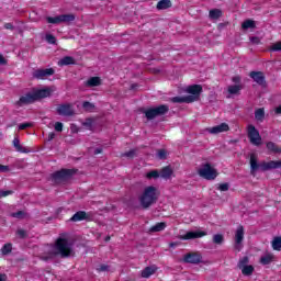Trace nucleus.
Here are the masks:
<instances>
[{"label": "nucleus", "mask_w": 281, "mask_h": 281, "mask_svg": "<svg viewBox=\"0 0 281 281\" xmlns=\"http://www.w3.org/2000/svg\"><path fill=\"white\" fill-rule=\"evenodd\" d=\"M74 245L69 243V239L65 238V235L59 236L50 249L41 256V260L47 262V260H54V258H71L74 256Z\"/></svg>", "instance_id": "obj_1"}, {"label": "nucleus", "mask_w": 281, "mask_h": 281, "mask_svg": "<svg viewBox=\"0 0 281 281\" xmlns=\"http://www.w3.org/2000/svg\"><path fill=\"white\" fill-rule=\"evenodd\" d=\"M279 168H281L280 160L262 161L258 164V156H256V154H250V175H256L258 170L267 172L269 170H278Z\"/></svg>", "instance_id": "obj_2"}, {"label": "nucleus", "mask_w": 281, "mask_h": 281, "mask_svg": "<svg viewBox=\"0 0 281 281\" xmlns=\"http://www.w3.org/2000/svg\"><path fill=\"white\" fill-rule=\"evenodd\" d=\"M139 204L143 210H148L159 201V190L156 187H146L138 198Z\"/></svg>", "instance_id": "obj_3"}, {"label": "nucleus", "mask_w": 281, "mask_h": 281, "mask_svg": "<svg viewBox=\"0 0 281 281\" xmlns=\"http://www.w3.org/2000/svg\"><path fill=\"white\" fill-rule=\"evenodd\" d=\"M170 111V108L166 104L158 105L156 108H149L144 111L145 117L147 120H155V117H159L161 115H166Z\"/></svg>", "instance_id": "obj_4"}, {"label": "nucleus", "mask_w": 281, "mask_h": 281, "mask_svg": "<svg viewBox=\"0 0 281 281\" xmlns=\"http://www.w3.org/2000/svg\"><path fill=\"white\" fill-rule=\"evenodd\" d=\"M198 175L202 177V179H206L207 181H214L216 177H218V172L216 169L212 168L210 162L202 165V168L198 170Z\"/></svg>", "instance_id": "obj_5"}, {"label": "nucleus", "mask_w": 281, "mask_h": 281, "mask_svg": "<svg viewBox=\"0 0 281 281\" xmlns=\"http://www.w3.org/2000/svg\"><path fill=\"white\" fill-rule=\"evenodd\" d=\"M248 138L252 146L262 145V136H260V132L254 125H248Z\"/></svg>", "instance_id": "obj_6"}, {"label": "nucleus", "mask_w": 281, "mask_h": 281, "mask_svg": "<svg viewBox=\"0 0 281 281\" xmlns=\"http://www.w3.org/2000/svg\"><path fill=\"white\" fill-rule=\"evenodd\" d=\"M77 171L76 169H61L59 171H56L52 175V178L54 181H67L68 179H71L72 175H75Z\"/></svg>", "instance_id": "obj_7"}, {"label": "nucleus", "mask_w": 281, "mask_h": 281, "mask_svg": "<svg viewBox=\"0 0 281 281\" xmlns=\"http://www.w3.org/2000/svg\"><path fill=\"white\" fill-rule=\"evenodd\" d=\"M183 262L187 265H205L201 252H189L183 256Z\"/></svg>", "instance_id": "obj_8"}, {"label": "nucleus", "mask_w": 281, "mask_h": 281, "mask_svg": "<svg viewBox=\"0 0 281 281\" xmlns=\"http://www.w3.org/2000/svg\"><path fill=\"white\" fill-rule=\"evenodd\" d=\"M54 74H56L54 68H46L34 70L32 76L35 78V80H45V78H49V76H54Z\"/></svg>", "instance_id": "obj_9"}, {"label": "nucleus", "mask_w": 281, "mask_h": 281, "mask_svg": "<svg viewBox=\"0 0 281 281\" xmlns=\"http://www.w3.org/2000/svg\"><path fill=\"white\" fill-rule=\"evenodd\" d=\"M243 240H245V228L240 225L237 227L235 233V249L236 251H240L243 249Z\"/></svg>", "instance_id": "obj_10"}, {"label": "nucleus", "mask_w": 281, "mask_h": 281, "mask_svg": "<svg viewBox=\"0 0 281 281\" xmlns=\"http://www.w3.org/2000/svg\"><path fill=\"white\" fill-rule=\"evenodd\" d=\"M57 113L58 115H64V117H71L76 114V112H74V106L69 103L58 105Z\"/></svg>", "instance_id": "obj_11"}, {"label": "nucleus", "mask_w": 281, "mask_h": 281, "mask_svg": "<svg viewBox=\"0 0 281 281\" xmlns=\"http://www.w3.org/2000/svg\"><path fill=\"white\" fill-rule=\"evenodd\" d=\"M207 236L205 231L188 232L186 235L180 236V240H194V238H203Z\"/></svg>", "instance_id": "obj_12"}, {"label": "nucleus", "mask_w": 281, "mask_h": 281, "mask_svg": "<svg viewBox=\"0 0 281 281\" xmlns=\"http://www.w3.org/2000/svg\"><path fill=\"white\" fill-rule=\"evenodd\" d=\"M80 221H91V214L85 211H78L69 220L70 223H78Z\"/></svg>", "instance_id": "obj_13"}, {"label": "nucleus", "mask_w": 281, "mask_h": 281, "mask_svg": "<svg viewBox=\"0 0 281 281\" xmlns=\"http://www.w3.org/2000/svg\"><path fill=\"white\" fill-rule=\"evenodd\" d=\"M206 131L211 135H218L220 133H227V131H229V125L227 123H222L213 127H207Z\"/></svg>", "instance_id": "obj_14"}, {"label": "nucleus", "mask_w": 281, "mask_h": 281, "mask_svg": "<svg viewBox=\"0 0 281 281\" xmlns=\"http://www.w3.org/2000/svg\"><path fill=\"white\" fill-rule=\"evenodd\" d=\"M34 102H36V100L34 99L33 92H27L16 101V104L18 106H25L27 104H34Z\"/></svg>", "instance_id": "obj_15"}, {"label": "nucleus", "mask_w": 281, "mask_h": 281, "mask_svg": "<svg viewBox=\"0 0 281 281\" xmlns=\"http://www.w3.org/2000/svg\"><path fill=\"white\" fill-rule=\"evenodd\" d=\"M249 77L252 78L260 87H265V85H267L265 72L262 71H250Z\"/></svg>", "instance_id": "obj_16"}, {"label": "nucleus", "mask_w": 281, "mask_h": 281, "mask_svg": "<svg viewBox=\"0 0 281 281\" xmlns=\"http://www.w3.org/2000/svg\"><path fill=\"white\" fill-rule=\"evenodd\" d=\"M49 95H52V89L49 88L33 91V98L35 99V102L45 98H49Z\"/></svg>", "instance_id": "obj_17"}, {"label": "nucleus", "mask_w": 281, "mask_h": 281, "mask_svg": "<svg viewBox=\"0 0 281 281\" xmlns=\"http://www.w3.org/2000/svg\"><path fill=\"white\" fill-rule=\"evenodd\" d=\"M202 92H203V87H201V85L189 86L187 89V93H190L191 95H195L198 99L200 98Z\"/></svg>", "instance_id": "obj_18"}, {"label": "nucleus", "mask_w": 281, "mask_h": 281, "mask_svg": "<svg viewBox=\"0 0 281 281\" xmlns=\"http://www.w3.org/2000/svg\"><path fill=\"white\" fill-rule=\"evenodd\" d=\"M273 260H276V256H273L272 254H267L261 256L259 262L260 265L267 266V265H271Z\"/></svg>", "instance_id": "obj_19"}, {"label": "nucleus", "mask_w": 281, "mask_h": 281, "mask_svg": "<svg viewBox=\"0 0 281 281\" xmlns=\"http://www.w3.org/2000/svg\"><path fill=\"white\" fill-rule=\"evenodd\" d=\"M156 271H157V267H155V266L146 267V268L142 271L140 276H142V278H149V277H151L153 274H155Z\"/></svg>", "instance_id": "obj_20"}, {"label": "nucleus", "mask_w": 281, "mask_h": 281, "mask_svg": "<svg viewBox=\"0 0 281 281\" xmlns=\"http://www.w3.org/2000/svg\"><path fill=\"white\" fill-rule=\"evenodd\" d=\"M59 67H65L67 65H76V59L71 56H65L58 61Z\"/></svg>", "instance_id": "obj_21"}, {"label": "nucleus", "mask_w": 281, "mask_h": 281, "mask_svg": "<svg viewBox=\"0 0 281 281\" xmlns=\"http://www.w3.org/2000/svg\"><path fill=\"white\" fill-rule=\"evenodd\" d=\"M172 168L170 166L164 167L160 170V177L161 179H170L172 177Z\"/></svg>", "instance_id": "obj_22"}, {"label": "nucleus", "mask_w": 281, "mask_h": 281, "mask_svg": "<svg viewBox=\"0 0 281 281\" xmlns=\"http://www.w3.org/2000/svg\"><path fill=\"white\" fill-rule=\"evenodd\" d=\"M100 85H102L100 77H91L86 81V87H100Z\"/></svg>", "instance_id": "obj_23"}, {"label": "nucleus", "mask_w": 281, "mask_h": 281, "mask_svg": "<svg viewBox=\"0 0 281 281\" xmlns=\"http://www.w3.org/2000/svg\"><path fill=\"white\" fill-rule=\"evenodd\" d=\"M157 10H168V8H172V1L170 0H160L157 5Z\"/></svg>", "instance_id": "obj_24"}, {"label": "nucleus", "mask_w": 281, "mask_h": 281, "mask_svg": "<svg viewBox=\"0 0 281 281\" xmlns=\"http://www.w3.org/2000/svg\"><path fill=\"white\" fill-rule=\"evenodd\" d=\"M13 146L18 153H30V150L21 145V140L19 139V137H15L13 139Z\"/></svg>", "instance_id": "obj_25"}, {"label": "nucleus", "mask_w": 281, "mask_h": 281, "mask_svg": "<svg viewBox=\"0 0 281 281\" xmlns=\"http://www.w3.org/2000/svg\"><path fill=\"white\" fill-rule=\"evenodd\" d=\"M209 16L210 19H212L213 21H216L218 19H221V16H223V11H221V9H212L209 12Z\"/></svg>", "instance_id": "obj_26"}, {"label": "nucleus", "mask_w": 281, "mask_h": 281, "mask_svg": "<svg viewBox=\"0 0 281 281\" xmlns=\"http://www.w3.org/2000/svg\"><path fill=\"white\" fill-rule=\"evenodd\" d=\"M241 27L244 30H256V21L248 19L241 23Z\"/></svg>", "instance_id": "obj_27"}, {"label": "nucleus", "mask_w": 281, "mask_h": 281, "mask_svg": "<svg viewBox=\"0 0 281 281\" xmlns=\"http://www.w3.org/2000/svg\"><path fill=\"white\" fill-rule=\"evenodd\" d=\"M257 122H265V108H259L255 111Z\"/></svg>", "instance_id": "obj_28"}, {"label": "nucleus", "mask_w": 281, "mask_h": 281, "mask_svg": "<svg viewBox=\"0 0 281 281\" xmlns=\"http://www.w3.org/2000/svg\"><path fill=\"white\" fill-rule=\"evenodd\" d=\"M61 23H71L72 21H76V15L69 13V14H61L59 15Z\"/></svg>", "instance_id": "obj_29"}, {"label": "nucleus", "mask_w": 281, "mask_h": 281, "mask_svg": "<svg viewBox=\"0 0 281 281\" xmlns=\"http://www.w3.org/2000/svg\"><path fill=\"white\" fill-rule=\"evenodd\" d=\"M166 229V222H160L157 223L156 225L151 226L149 228V232L155 233V232H164Z\"/></svg>", "instance_id": "obj_30"}, {"label": "nucleus", "mask_w": 281, "mask_h": 281, "mask_svg": "<svg viewBox=\"0 0 281 281\" xmlns=\"http://www.w3.org/2000/svg\"><path fill=\"white\" fill-rule=\"evenodd\" d=\"M266 146L268 150H270V153H274V154L281 153V148L273 142H268Z\"/></svg>", "instance_id": "obj_31"}, {"label": "nucleus", "mask_w": 281, "mask_h": 281, "mask_svg": "<svg viewBox=\"0 0 281 281\" xmlns=\"http://www.w3.org/2000/svg\"><path fill=\"white\" fill-rule=\"evenodd\" d=\"M82 109L85 111H87L88 113H93V111L95 110V104L89 102V101H85L82 103Z\"/></svg>", "instance_id": "obj_32"}, {"label": "nucleus", "mask_w": 281, "mask_h": 281, "mask_svg": "<svg viewBox=\"0 0 281 281\" xmlns=\"http://www.w3.org/2000/svg\"><path fill=\"white\" fill-rule=\"evenodd\" d=\"M272 249H274V251H281V237H274L273 238Z\"/></svg>", "instance_id": "obj_33"}, {"label": "nucleus", "mask_w": 281, "mask_h": 281, "mask_svg": "<svg viewBox=\"0 0 281 281\" xmlns=\"http://www.w3.org/2000/svg\"><path fill=\"white\" fill-rule=\"evenodd\" d=\"M240 89H243V87L241 86H229L228 87V93L231 94V95H237V93H240Z\"/></svg>", "instance_id": "obj_34"}, {"label": "nucleus", "mask_w": 281, "mask_h": 281, "mask_svg": "<svg viewBox=\"0 0 281 281\" xmlns=\"http://www.w3.org/2000/svg\"><path fill=\"white\" fill-rule=\"evenodd\" d=\"M1 254L2 256H8V254H12V244L10 243L4 244L3 247L1 248Z\"/></svg>", "instance_id": "obj_35"}, {"label": "nucleus", "mask_w": 281, "mask_h": 281, "mask_svg": "<svg viewBox=\"0 0 281 281\" xmlns=\"http://www.w3.org/2000/svg\"><path fill=\"white\" fill-rule=\"evenodd\" d=\"M213 243L214 245H223V243H225V237H223L221 234H215L213 236Z\"/></svg>", "instance_id": "obj_36"}, {"label": "nucleus", "mask_w": 281, "mask_h": 281, "mask_svg": "<svg viewBox=\"0 0 281 281\" xmlns=\"http://www.w3.org/2000/svg\"><path fill=\"white\" fill-rule=\"evenodd\" d=\"M241 269L243 276H251L254 273V266H244Z\"/></svg>", "instance_id": "obj_37"}, {"label": "nucleus", "mask_w": 281, "mask_h": 281, "mask_svg": "<svg viewBox=\"0 0 281 281\" xmlns=\"http://www.w3.org/2000/svg\"><path fill=\"white\" fill-rule=\"evenodd\" d=\"M12 218H19V220H23L25 218V216H27V213L23 212V211H18L15 213H11Z\"/></svg>", "instance_id": "obj_38"}, {"label": "nucleus", "mask_w": 281, "mask_h": 281, "mask_svg": "<svg viewBox=\"0 0 281 281\" xmlns=\"http://www.w3.org/2000/svg\"><path fill=\"white\" fill-rule=\"evenodd\" d=\"M249 265V257H244L239 260L237 267L238 269H243L244 267H247Z\"/></svg>", "instance_id": "obj_39"}, {"label": "nucleus", "mask_w": 281, "mask_h": 281, "mask_svg": "<svg viewBox=\"0 0 281 281\" xmlns=\"http://www.w3.org/2000/svg\"><path fill=\"white\" fill-rule=\"evenodd\" d=\"M196 100H199V98L194 94L184 97V103H187V104H190L192 102H196Z\"/></svg>", "instance_id": "obj_40"}, {"label": "nucleus", "mask_w": 281, "mask_h": 281, "mask_svg": "<svg viewBox=\"0 0 281 281\" xmlns=\"http://www.w3.org/2000/svg\"><path fill=\"white\" fill-rule=\"evenodd\" d=\"M47 23H53L54 25H58L60 22V15H57L55 18L48 16L47 18Z\"/></svg>", "instance_id": "obj_41"}, {"label": "nucleus", "mask_w": 281, "mask_h": 281, "mask_svg": "<svg viewBox=\"0 0 281 281\" xmlns=\"http://www.w3.org/2000/svg\"><path fill=\"white\" fill-rule=\"evenodd\" d=\"M159 171L151 170L147 173V179H159Z\"/></svg>", "instance_id": "obj_42"}, {"label": "nucleus", "mask_w": 281, "mask_h": 281, "mask_svg": "<svg viewBox=\"0 0 281 281\" xmlns=\"http://www.w3.org/2000/svg\"><path fill=\"white\" fill-rule=\"evenodd\" d=\"M46 42L49 43V45H56V36L53 34H46Z\"/></svg>", "instance_id": "obj_43"}, {"label": "nucleus", "mask_w": 281, "mask_h": 281, "mask_svg": "<svg viewBox=\"0 0 281 281\" xmlns=\"http://www.w3.org/2000/svg\"><path fill=\"white\" fill-rule=\"evenodd\" d=\"M82 126L88 128V131H91L93 127V120L92 119H87L86 122L82 123Z\"/></svg>", "instance_id": "obj_44"}, {"label": "nucleus", "mask_w": 281, "mask_h": 281, "mask_svg": "<svg viewBox=\"0 0 281 281\" xmlns=\"http://www.w3.org/2000/svg\"><path fill=\"white\" fill-rule=\"evenodd\" d=\"M121 157H127L128 159H133V157H135V149H131L130 151L121 154Z\"/></svg>", "instance_id": "obj_45"}, {"label": "nucleus", "mask_w": 281, "mask_h": 281, "mask_svg": "<svg viewBox=\"0 0 281 281\" xmlns=\"http://www.w3.org/2000/svg\"><path fill=\"white\" fill-rule=\"evenodd\" d=\"M217 190H220L221 192H227V190H229V183L225 182L220 184Z\"/></svg>", "instance_id": "obj_46"}, {"label": "nucleus", "mask_w": 281, "mask_h": 281, "mask_svg": "<svg viewBox=\"0 0 281 281\" xmlns=\"http://www.w3.org/2000/svg\"><path fill=\"white\" fill-rule=\"evenodd\" d=\"M171 102L176 103V104H183L184 102V97H173L171 99Z\"/></svg>", "instance_id": "obj_47"}, {"label": "nucleus", "mask_w": 281, "mask_h": 281, "mask_svg": "<svg viewBox=\"0 0 281 281\" xmlns=\"http://www.w3.org/2000/svg\"><path fill=\"white\" fill-rule=\"evenodd\" d=\"M271 52H281V42H277L271 46Z\"/></svg>", "instance_id": "obj_48"}, {"label": "nucleus", "mask_w": 281, "mask_h": 281, "mask_svg": "<svg viewBox=\"0 0 281 281\" xmlns=\"http://www.w3.org/2000/svg\"><path fill=\"white\" fill-rule=\"evenodd\" d=\"M32 123H22L19 125L20 131H25V128H31Z\"/></svg>", "instance_id": "obj_49"}, {"label": "nucleus", "mask_w": 281, "mask_h": 281, "mask_svg": "<svg viewBox=\"0 0 281 281\" xmlns=\"http://www.w3.org/2000/svg\"><path fill=\"white\" fill-rule=\"evenodd\" d=\"M55 131H57V133H63V123L61 122L55 123Z\"/></svg>", "instance_id": "obj_50"}, {"label": "nucleus", "mask_w": 281, "mask_h": 281, "mask_svg": "<svg viewBox=\"0 0 281 281\" xmlns=\"http://www.w3.org/2000/svg\"><path fill=\"white\" fill-rule=\"evenodd\" d=\"M10 194H14V191L12 190H7V191H0V196H10Z\"/></svg>", "instance_id": "obj_51"}, {"label": "nucleus", "mask_w": 281, "mask_h": 281, "mask_svg": "<svg viewBox=\"0 0 281 281\" xmlns=\"http://www.w3.org/2000/svg\"><path fill=\"white\" fill-rule=\"evenodd\" d=\"M250 43H252V45H260V37L258 36L250 37Z\"/></svg>", "instance_id": "obj_52"}, {"label": "nucleus", "mask_w": 281, "mask_h": 281, "mask_svg": "<svg viewBox=\"0 0 281 281\" xmlns=\"http://www.w3.org/2000/svg\"><path fill=\"white\" fill-rule=\"evenodd\" d=\"M16 234L21 238H26L27 237V233L25 231H23V229H18Z\"/></svg>", "instance_id": "obj_53"}, {"label": "nucleus", "mask_w": 281, "mask_h": 281, "mask_svg": "<svg viewBox=\"0 0 281 281\" xmlns=\"http://www.w3.org/2000/svg\"><path fill=\"white\" fill-rule=\"evenodd\" d=\"M157 156L160 159H166V151H165V149H159L158 153H157Z\"/></svg>", "instance_id": "obj_54"}, {"label": "nucleus", "mask_w": 281, "mask_h": 281, "mask_svg": "<svg viewBox=\"0 0 281 281\" xmlns=\"http://www.w3.org/2000/svg\"><path fill=\"white\" fill-rule=\"evenodd\" d=\"M97 271L102 272V271H109V266L108 265H101L99 268H97Z\"/></svg>", "instance_id": "obj_55"}, {"label": "nucleus", "mask_w": 281, "mask_h": 281, "mask_svg": "<svg viewBox=\"0 0 281 281\" xmlns=\"http://www.w3.org/2000/svg\"><path fill=\"white\" fill-rule=\"evenodd\" d=\"M0 172H10V167L5 165H0Z\"/></svg>", "instance_id": "obj_56"}, {"label": "nucleus", "mask_w": 281, "mask_h": 281, "mask_svg": "<svg viewBox=\"0 0 281 281\" xmlns=\"http://www.w3.org/2000/svg\"><path fill=\"white\" fill-rule=\"evenodd\" d=\"M150 74H160L161 69L159 68H149Z\"/></svg>", "instance_id": "obj_57"}, {"label": "nucleus", "mask_w": 281, "mask_h": 281, "mask_svg": "<svg viewBox=\"0 0 281 281\" xmlns=\"http://www.w3.org/2000/svg\"><path fill=\"white\" fill-rule=\"evenodd\" d=\"M4 29L5 30H14V25L12 23H5Z\"/></svg>", "instance_id": "obj_58"}, {"label": "nucleus", "mask_w": 281, "mask_h": 281, "mask_svg": "<svg viewBox=\"0 0 281 281\" xmlns=\"http://www.w3.org/2000/svg\"><path fill=\"white\" fill-rule=\"evenodd\" d=\"M0 65H8V60L3 57V55H0Z\"/></svg>", "instance_id": "obj_59"}, {"label": "nucleus", "mask_w": 281, "mask_h": 281, "mask_svg": "<svg viewBox=\"0 0 281 281\" xmlns=\"http://www.w3.org/2000/svg\"><path fill=\"white\" fill-rule=\"evenodd\" d=\"M56 137V133L52 132L48 134V142H52Z\"/></svg>", "instance_id": "obj_60"}, {"label": "nucleus", "mask_w": 281, "mask_h": 281, "mask_svg": "<svg viewBox=\"0 0 281 281\" xmlns=\"http://www.w3.org/2000/svg\"><path fill=\"white\" fill-rule=\"evenodd\" d=\"M102 154V148L101 147H98L94 149V155H100Z\"/></svg>", "instance_id": "obj_61"}, {"label": "nucleus", "mask_w": 281, "mask_h": 281, "mask_svg": "<svg viewBox=\"0 0 281 281\" xmlns=\"http://www.w3.org/2000/svg\"><path fill=\"white\" fill-rule=\"evenodd\" d=\"M0 281H8L7 274H0Z\"/></svg>", "instance_id": "obj_62"}, {"label": "nucleus", "mask_w": 281, "mask_h": 281, "mask_svg": "<svg viewBox=\"0 0 281 281\" xmlns=\"http://www.w3.org/2000/svg\"><path fill=\"white\" fill-rule=\"evenodd\" d=\"M233 82H236V83L240 82V77L239 76L233 77Z\"/></svg>", "instance_id": "obj_63"}, {"label": "nucleus", "mask_w": 281, "mask_h": 281, "mask_svg": "<svg viewBox=\"0 0 281 281\" xmlns=\"http://www.w3.org/2000/svg\"><path fill=\"white\" fill-rule=\"evenodd\" d=\"M136 88H137V83H132L131 87H130V89H131L132 91H135Z\"/></svg>", "instance_id": "obj_64"}]
</instances>
